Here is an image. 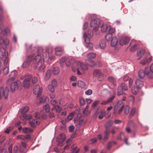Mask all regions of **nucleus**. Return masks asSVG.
I'll use <instances>...</instances> for the list:
<instances>
[{
    "label": "nucleus",
    "instance_id": "nucleus-51",
    "mask_svg": "<svg viewBox=\"0 0 153 153\" xmlns=\"http://www.w3.org/2000/svg\"><path fill=\"white\" fill-rule=\"evenodd\" d=\"M129 107L127 105H126L124 108V113L125 114H127L129 112Z\"/></svg>",
    "mask_w": 153,
    "mask_h": 153
},
{
    "label": "nucleus",
    "instance_id": "nucleus-4",
    "mask_svg": "<svg viewBox=\"0 0 153 153\" xmlns=\"http://www.w3.org/2000/svg\"><path fill=\"white\" fill-rule=\"evenodd\" d=\"M101 24H102V21L99 18H95L92 19L90 23V26L93 28L94 30L96 31Z\"/></svg>",
    "mask_w": 153,
    "mask_h": 153
},
{
    "label": "nucleus",
    "instance_id": "nucleus-57",
    "mask_svg": "<svg viewBox=\"0 0 153 153\" xmlns=\"http://www.w3.org/2000/svg\"><path fill=\"white\" fill-rule=\"evenodd\" d=\"M115 97V96L114 95H112L110 96L108 98L107 100L109 102H112L113 100L114 99Z\"/></svg>",
    "mask_w": 153,
    "mask_h": 153
},
{
    "label": "nucleus",
    "instance_id": "nucleus-40",
    "mask_svg": "<svg viewBox=\"0 0 153 153\" xmlns=\"http://www.w3.org/2000/svg\"><path fill=\"white\" fill-rule=\"evenodd\" d=\"M9 67L7 66L3 69V73L4 75H7L9 72Z\"/></svg>",
    "mask_w": 153,
    "mask_h": 153
},
{
    "label": "nucleus",
    "instance_id": "nucleus-12",
    "mask_svg": "<svg viewBox=\"0 0 153 153\" xmlns=\"http://www.w3.org/2000/svg\"><path fill=\"white\" fill-rule=\"evenodd\" d=\"M148 56H149V57L148 59L146 58L143 59L140 61V63L143 65H145L150 62L152 59V57L151 56H150V53H148Z\"/></svg>",
    "mask_w": 153,
    "mask_h": 153
},
{
    "label": "nucleus",
    "instance_id": "nucleus-10",
    "mask_svg": "<svg viewBox=\"0 0 153 153\" xmlns=\"http://www.w3.org/2000/svg\"><path fill=\"white\" fill-rule=\"evenodd\" d=\"M35 56H29L27 58L26 61H25L22 65V67L23 68H25L28 66L31 62L34 59Z\"/></svg>",
    "mask_w": 153,
    "mask_h": 153
},
{
    "label": "nucleus",
    "instance_id": "nucleus-8",
    "mask_svg": "<svg viewBox=\"0 0 153 153\" xmlns=\"http://www.w3.org/2000/svg\"><path fill=\"white\" fill-rule=\"evenodd\" d=\"M130 45L131 48L130 50L131 52L134 51L139 48L138 42L134 39H133L131 41Z\"/></svg>",
    "mask_w": 153,
    "mask_h": 153
},
{
    "label": "nucleus",
    "instance_id": "nucleus-45",
    "mask_svg": "<svg viewBox=\"0 0 153 153\" xmlns=\"http://www.w3.org/2000/svg\"><path fill=\"white\" fill-rule=\"evenodd\" d=\"M112 35L110 33H108L105 36V39L107 41L110 40L112 38Z\"/></svg>",
    "mask_w": 153,
    "mask_h": 153
},
{
    "label": "nucleus",
    "instance_id": "nucleus-37",
    "mask_svg": "<svg viewBox=\"0 0 153 153\" xmlns=\"http://www.w3.org/2000/svg\"><path fill=\"white\" fill-rule=\"evenodd\" d=\"M65 59L66 58L65 57H62L60 59L59 63L61 66L63 67L64 65V63H65Z\"/></svg>",
    "mask_w": 153,
    "mask_h": 153
},
{
    "label": "nucleus",
    "instance_id": "nucleus-30",
    "mask_svg": "<svg viewBox=\"0 0 153 153\" xmlns=\"http://www.w3.org/2000/svg\"><path fill=\"white\" fill-rule=\"evenodd\" d=\"M96 54L93 52L89 53L87 55V58L90 59H94L96 57Z\"/></svg>",
    "mask_w": 153,
    "mask_h": 153
},
{
    "label": "nucleus",
    "instance_id": "nucleus-1",
    "mask_svg": "<svg viewBox=\"0 0 153 153\" xmlns=\"http://www.w3.org/2000/svg\"><path fill=\"white\" fill-rule=\"evenodd\" d=\"M39 51H42V48H40L38 51V55L35 56L33 60V63L35 65V68H38V71L39 72H42L44 71V69L45 67V66L44 64V61H47L45 59H43L41 56V55L39 54Z\"/></svg>",
    "mask_w": 153,
    "mask_h": 153
},
{
    "label": "nucleus",
    "instance_id": "nucleus-59",
    "mask_svg": "<svg viewBox=\"0 0 153 153\" xmlns=\"http://www.w3.org/2000/svg\"><path fill=\"white\" fill-rule=\"evenodd\" d=\"M120 85L122 87L123 90H127V87L125 83H122Z\"/></svg>",
    "mask_w": 153,
    "mask_h": 153
},
{
    "label": "nucleus",
    "instance_id": "nucleus-21",
    "mask_svg": "<svg viewBox=\"0 0 153 153\" xmlns=\"http://www.w3.org/2000/svg\"><path fill=\"white\" fill-rule=\"evenodd\" d=\"M3 48L4 49L3 51L0 50V58L1 59L5 58L8 56L7 53L6 52L3 47Z\"/></svg>",
    "mask_w": 153,
    "mask_h": 153
},
{
    "label": "nucleus",
    "instance_id": "nucleus-3",
    "mask_svg": "<svg viewBox=\"0 0 153 153\" xmlns=\"http://www.w3.org/2000/svg\"><path fill=\"white\" fill-rule=\"evenodd\" d=\"M12 79H8L7 81V83L10 86L12 91L14 92L19 87L22 86L21 82L19 80L14 81Z\"/></svg>",
    "mask_w": 153,
    "mask_h": 153
},
{
    "label": "nucleus",
    "instance_id": "nucleus-46",
    "mask_svg": "<svg viewBox=\"0 0 153 153\" xmlns=\"http://www.w3.org/2000/svg\"><path fill=\"white\" fill-rule=\"evenodd\" d=\"M43 108L45 110L46 112H49L50 109L49 105L48 104H46V105L44 106Z\"/></svg>",
    "mask_w": 153,
    "mask_h": 153
},
{
    "label": "nucleus",
    "instance_id": "nucleus-24",
    "mask_svg": "<svg viewBox=\"0 0 153 153\" xmlns=\"http://www.w3.org/2000/svg\"><path fill=\"white\" fill-rule=\"evenodd\" d=\"M51 71L50 70H48L46 72L45 78V80H48L51 77Z\"/></svg>",
    "mask_w": 153,
    "mask_h": 153
},
{
    "label": "nucleus",
    "instance_id": "nucleus-7",
    "mask_svg": "<svg viewBox=\"0 0 153 153\" xmlns=\"http://www.w3.org/2000/svg\"><path fill=\"white\" fill-rule=\"evenodd\" d=\"M9 93V90L7 87L4 88L1 87L0 88V99L2 97H4L5 99L7 98Z\"/></svg>",
    "mask_w": 153,
    "mask_h": 153
},
{
    "label": "nucleus",
    "instance_id": "nucleus-16",
    "mask_svg": "<svg viewBox=\"0 0 153 153\" xmlns=\"http://www.w3.org/2000/svg\"><path fill=\"white\" fill-rule=\"evenodd\" d=\"M9 43V40L8 39H4L1 36H0V48H2L4 44L5 45H7Z\"/></svg>",
    "mask_w": 153,
    "mask_h": 153
},
{
    "label": "nucleus",
    "instance_id": "nucleus-25",
    "mask_svg": "<svg viewBox=\"0 0 153 153\" xmlns=\"http://www.w3.org/2000/svg\"><path fill=\"white\" fill-rule=\"evenodd\" d=\"M99 27L101 28V30L102 32H104L106 31L107 28V26L105 24H104L102 21V24L100 25Z\"/></svg>",
    "mask_w": 153,
    "mask_h": 153
},
{
    "label": "nucleus",
    "instance_id": "nucleus-36",
    "mask_svg": "<svg viewBox=\"0 0 153 153\" xmlns=\"http://www.w3.org/2000/svg\"><path fill=\"white\" fill-rule=\"evenodd\" d=\"M76 114L75 112H73L70 113L69 115L68 116L67 120L68 121L71 120L73 117V116Z\"/></svg>",
    "mask_w": 153,
    "mask_h": 153
},
{
    "label": "nucleus",
    "instance_id": "nucleus-20",
    "mask_svg": "<svg viewBox=\"0 0 153 153\" xmlns=\"http://www.w3.org/2000/svg\"><path fill=\"white\" fill-rule=\"evenodd\" d=\"M77 64L80 67L82 71L86 70L88 69V66L87 65L83 64L80 62H78Z\"/></svg>",
    "mask_w": 153,
    "mask_h": 153
},
{
    "label": "nucleus",
    "instance_id": "nucleus-11",
    "mask_svg": "<svg viewBox=\"0 0 153 153\" xmlns=\"http://www.w3.org/2000/svg\"><path fill=\"white\" fill-rule=\"evenodd\" d=\"M111 44V46L114 47L116 49H118L119 48L118 40L116 37L114 36L112 38Z\"/></svg>",
    "mask_w": 153,
    "mask_h": 153
},
{
    "label": "nucleus",
    "instance_id": "nucleus-61",
    "mask_svg": "<svg viewBox=\"0 0 153 153\" xmlns=\"http://www.w3.org/2000/svg\"><path fill=\"white\" fill-rule=\"evenodd\" d=\"M87 45H86V47L89 49L91 50L93 48V44L91 43H88Z\"/></svg>",
    "mask_w": 153,
    "mask_h": 153
},
{
    "label": "nucleus",
    "instance_id": "nucleus-22",
    "mask_svg": "<svg viewBox=\"0 0 153 153\" xmlns=\"http://www.w3.org/2000/svg\"><path fill=\"white\" fill-rule=\"evenodd\" d=\"M79 110H76L75 112H76V114H77V117L76 119L74 120L75 123H77L78 120L80 119L82 117V115L81 113L79 112Z\"/></svg>",
    "mask_w": 153,
    "mask_h": 153
},
{
    "label": "nucleus",
    "instance_id": "nucleus-23",
    "mask_svg": "<svg viewBox=\"0 0 153 153\" xmlns=\"http://www.w3.org/2000/svg\"><path fill=\"white\" fill-rule=\"evenodd\" d=\"M145 52V50L143 49L139 51H138L137 53V56L139 57V59H140V58L142 57L144 54Z\"/></svg>",
    "mask_w": 153,
    "mask_h": 153
},
{
    "label": "nucleus",
    "instance_id": "nucleus-2",
    "mask_svg": "<svg viewBox=\"0 0 153 153\" xmlns=\"http://www.w3.org/2000/svg\"><path fill=\"white\" fill-rule=\"evenodd\" d=\"M145 75H147L149 78H153V63L150 66V68L146 67L144 71L140 70L138 72V76L140 79L143 78Z\"/></svg>",
    "mask_w": 153,
    "mask_h": 153
},
{
    "label": "nucleus",
    "instance_id": "nucleus-53",
    "mask_svg": "<svg viewBox=\"0 0 153 153\" xmlns=\"http://www.w3.org/2000/svg\"><path fill=\"white\" fill-rule=\"evenodd\" d=\"M86 33V35L87 36H88V37H91L93 35V33L92 30H89L88 32V33Z\"/></svg>",
    "mask_w": 153,
    "mask_h": 153
},
{
    "label": "nucleus",
    "instance_id": "nucleus-5",
    "mask_svg": "<svg viewBox=\"0 0 153 153\" xmlns=\"http://www.w3.org/2000/svg\"><path fill=\"white\" fill-rule=\"evenodd\" d=\"M40 48H39L38 50V51ZM42 48V51H39V55H41H41L42 53L43 59H46V60H47V59H48L49 56V54L50 53H51L53 52V49L51 47L47 48L46 49V52L43 53V49Z\"/></svg>",
    "mask_w": 153,
    "mask_h": 153
},
{
    "label": "nucleus",
    "instance_id": "nucleus-55",
    "mask_svg": "<svg viewBox=\"0 0 153 153\" xmlns=\"http://www.w3.org/2000/svg\"><path fill=\"white\" fill-rule=\"evenodd\" d=\"M48 90L51 92H53L54 91V87L52 85H49L48 86Z\"/></svg>",
    "mask_w": 153,
    "mask_h": 153
},
{
    "label": "nucleus",
    "instance_id": "nucleus-48",
    "mask_svg": "<svg viewBox=\"0 0 153 153\" xmlns=\"http://www.w3.org/2000/svg\"><path fill=\"white\" fill-rule=\"evenodd\" d=\"M96 78H97V80L99 81H101L104 78L103 74L102 73Z\"/></svg>",
    "mask_w": 153,
    "mask_h": 153
},
{
    "label": "nucleus",
    "instance_id": "nucleus-56",
    "mask_svg": "<svg viewBox=\"0 0 153 153\" xmlns=\"http://www.w3.org/2000/svg\"><path fill=\"white\" fill-rule=\"evenodd\" d=\"M79 102L81 105H83L85 104V100L82 97L79 98Z\"/></svg>",
    "mask_w": 153,
    "mask_h": 153
},
{
    "label": "nucleus",
    "instance_id": "nucleus-44",
    "mask_svg": "<svg viewBox=\"0 0 153 153\" xmlns=\"http://www.w3.org/2000/svg\"><path fill=\"white\" fill-rule=\"evenodd\" d=\"M25 46L26 47L27 50L28 52H30L33 50V49L31 48V45H28L27 44H26Z\"/></svg>",
    "mask_w": 153,
    "mask_h": 153
},
{
    "label": "nucleus",
    "instance_id": "nucleus-19",
    "mask_svg": "<svg viewBox=\"0 0 153 153\" xmlns=\"http://www.w3.org/2000/svg\"><path fill=\"white\" fill-rule=\"evenodd\" d=\"M135 84L138 88H140L143 85V82L139 79H137L135 81Z\"/></svg>",
    "mask_w": 153,
    "mask_h": 153
},
{
    "label": "nucleus",
    "instance_id": "nucleus-6",
    "mask_svg": "<svg viewBox=\"0 0 153 153\" xmlns=\"http://www.w3.org/2000/svg\"><path fill=\"white\" fill-rule=\"evenodd\" d=\"M32 76L30 74L25 75L23 78V85L24 88H27L30 85V81Z\"/></svg>",
    "mask_w": 153,
    "mask_h": 153
},
{
    "label": "nucleus",
    "instance_id": "nucleus-33",
    "mask_svg": "<svg viewBox=\"0 0 153 153\" xmlns=\"http://www.w3.org/2000/svg\"><path fill=\"white\" fill-rule=\"evenodd\" d=\"M77 84L79 87L82 88H83L85 86V82L81 80H79L78 81Z\"/></svg>",
    "mask_w": 153,
    "mask_h": 153
},
{
    "label": "nucleus",
    "instance_id": "nucleus-35",
    "mask_svg": "<svg viewBox=\"0 0 153 153\" xmlns=\"http://www.w3.org/2000/svg\"><path fill=\"white\" fill-rule=\"evenodd\" d=\"M83 37L86 43L88 44V43H90V37L87 36L85 33L84 34Z\"/></svg>",
    "mask_w": 153,
    "mask_h": 153
},
{
    "label": "nucleus",
    "instance_id": "nucleus-34",
    "mask_svg": "<svg viewBox=\"0 0 153 153\" xmlns=\"http://www.w3.org/2000/svg\"><path fill=\"white\" fill-rule=\"evenodd\" d=\"M123 92V89L122 87L120 86H119L118 87L117 89V95L118 96H120L122 94Z\"/></svg>",
    "mask_w": 153,
    "mask_h": 153
},
{
    "label": "nucleus",
    "instance_id": "nucleus-15",
    "mask_svg": "<svg viewBox=\"0 0 153 153\" xmlns=\"http://www.w3.org/2000/svg\"><path fill=\"white\" fill-rule=\"evenodd\" d=\"M55 54L56 55L61 56L63 53V49L62 48L57 46L55 49Z\"/></svg>",
    "mask_w": 153,
    "mask_h": 153
},
{
    "label": "nucleus",
    "instance_id": "nucleus-39",
    "mask_svg": "<svg viewBox=\"0 0 153 153\" xmlns=\"http://www.w3.org/2000/svg\"><path fill=\"white\" fill-rule=\"evenodd\" d=\"M29 109V107L26 106L24 107L22 109H21L20 112L22 114L25 113L27 112Z\"/></svg>",
    "mask_w": 153,
    "mask_h": 153
},
{
    "label": "nucleus",
    "instance_id": "nucleus-32",
    "mask_svg": "<svg viewBox=\"0 0 153 153\" xmlns=\"http://www.w3.org/2000/svg\"><path fill=\"white\" fill-rule=\"evenodd\" d=\"M23 131L24 133H27L32 132L33 131L30 128L25 127L23 128Z\"/></svg>",
    "mask_w": 153,
    "mask_h": 153
},
{
    "label": "nucleus",
    "instance_id": "nucleus-60",
    "mask_svg": "<svg viewBox=\"0 0 153 153\" xmlns=\"http://www.w3.org/2000/svg\"><path fill=\"white\" fill-rule=\"evenodd\" d=\"M115 31V29L114 27H111L109 29L108 33L112 34L114 33Z\"/></svg>",
    "mask_w": 153,
    "mask_h": 153
},
{
    "label": "nucleus",
    "instance_id": "nucleus-9",
    "mask_svg": "<svg viewBox=\"0 0 153 153\" xmlns=\"http://www.w3.org/2000/svg\"><path fill=\"white\" fill-rule=\"evenodd\" d=\"M66 138L65 135L63 133L60 134L57 138L56 141L58 142L57 146H63V143Z\"/></svg>",
    "mask_w": 153,
    "mask_h": 153
},
{
    "label": "nucleus",
    "instance_id": "nucleus-42",
    "mask_svg": "<svg viewBox=\"0 0 153 153\" xmlns=\"http://www.w3.org/2000/svg\"><path fill=\"white\" fill-rule=\"evenodd\" d=\"M113 123L111 120L108 122L105 125V127L106 128H108L109 127L111 126Z\"/></svg>",
    "mask_w": 153,
    "mask_h": 153
},
{
    "label": "nucleus",
    "instance_id": "nucleus-64",
    "mask_svg": "<svg viewBox=\"0 0 153 153\" xmlns=\"http://www.w3.org/2000/svg\"><path fill=\"white\" fill-rule=\"evenodd\" d=\"M92 91L91 89H88L85 92V94L87 95H90L92 94Z\"/></svg>",
    "mask_w": 153,
    "mask_h": 153
},
{
    "label": "nucleus",
    "instance_id": "nucleus-62",
    "mask_svg": "<svg viewBox=\"0 0 153 153\" xmlns=\"http://www.w3.org/2000/svg\"><path fill=\"white\" fill-rule=\"evenodd\" d=\"M78 124L79 125H81L84 124L85 123V121H84V120H80L79 119L78 120Z\"/></svg>",
    "mask_w": 153,
    "mask_h": 153
},
{
    "label": "nucleus",
    "instance_id": "nucleus-26",
    "mask_svg": "<svg viewBox=\"0 0 153 153\" xmlns=\"http://www.w3.org/2000/svg\"><path fill=\"white\" fill-rule=\"evenodd\" d=\"M122 106H123L122 105V101L121 100H120L117 102V103L115 105L114 109L115 111H116L117 109L120 108H121Z\"/></svg>",
    "mask_w": 153,
    "mask_h": 153
},
{
    "label": "nucleus",
    "instance_id": "nucleus-43",
    "mask_svg": "<svg viewBox=\"0 0 153 153\" xmlns=\"http://www.w3.org/2000/svg\"><path fill=\"white\" fill-rule=\"evenodd\" d=\"M108 80L110 82H112L114 85H116V83L115 82V80L113 77H109L108 78Z\"/></svg>",
    "mask_w": 153,
    "mask_h": 153
},
{
    "label": "nucleus",
    "instance_id": "nucleus-63",
    "mask_svg": "<svg viewBox=\"0 0 153 153\" xmlns=\"http://www.w3.org/2000/svg\"><path fill=\"white\" fill-rule=\"evenodd\" d=\"M56 111L57 113H59L62 110V109L58 105L56 106Z\"/></svg>",
    "mask_w": 153,
    "mask_h": 153
},
{
    "label": "nucleus",
    "instance_id": "nucleus-29",
    "mask_svg": "<svg viewBox=\"0 0 153 153\" xmlns=\"http://www.w3.org/2000/svg\"><path fill=\"white\" fill-rule=\"evenodd\" d=\"M30 126L33 127H35L36 125L39 124V123L36 120H33L30 122Z\"/></svg>",
    "mask_w": 153,
    "mask_h": 153
},
{
    "label": "nucleus",
    "instance_id": "nucleus-58",
    "mask_svg": "<svg viewBox=\"0 0 153 153\" xmlns=\"http://www.w3.org/2000/svg\"><path fill=\"white\" fill-rule=\"evenodd\" d=\"M97 140V139L96 138H93L90 140L88 142V143L89 144H94L96 142Z\"/></svg>",
    "mask_w": 153,
    "mask_h": 153
},
{
    "label": "nucleus",
    "instance_id": "nucleus-41",
    "mask_svg": "<svg viewBox=\"0 0 153 153\" xmlns=\"http://www.w3.org/2000/svg\"><path fill=\"white\" fill-rule=\"evenodd\" d=\"M59 72V68L58 67L54 68L53 70V72L54 74H57Z\"/></svg>",
    "mask_w": 153,
    "mask_h": 153
},
{
    "label": "nucleus",
    "instance_id": "nucleus-50",
    "mask_svg": "<svg viewBox=\"0 0 153 153\" xmlns=\"http://www.w3.org/2000/svg\"><path fill=\"white\" fill-rule=\"evenodd\" d=\"M65 64L67 66L69 67L71 65V62L70 59L69 58H66Z\"/></svg>",
    "mask_w": 153,
    "mask_h": 153
},
{
    "label": "nucleus",
    "instance_id": "nucleus-17",
    "mask_svg": "<svg viewBox=\"0 0 153 153\" xmlns=\"http://www.w3.org/2000/svg\"><path fill=\"white\" fill-rule=\"evenodd\" d=\"M10 31V30L7 27H4V30L0 27V34L2 33L4 36H7V34Z\"/></svg>",
    "mask_w": 153,
    "mask_h": 153
},
{
    "label": "nucleus",
    "instance_id": "nucleus-52",
    "mask_svg": "<svg viewBox=\"0 0 153 153\" xmlns=\"http://www.w3.org/2000/svg\"><path fill=\"white\" fill-rule=\"evenodd\" d=\"M137 87H134L131 88V91L133 94H136L138 92V90Z\"/></svg>",
    "mask_w": 153,
    "mask_h": 153
},
{
    "label": "nucleus",
    "instance_id": "nucleus-54",
    "mask_svg": "<svg viewBox=\"0 0 153 153\" xmlns=\"http://www.w3.org/2000/svg\"><path fill=\"white\" fill-rule=\"evenodd\" d=\"M90 113V111L88 109H84L83 111V113L84 115H88Z\"/></svg>",
    "mask_w": 153,
    "mask_h": 153
},
{
    "label": "nucleus",
    "instance_id": "nucleus-27",
    "mask_svg": "<svg viewBox=\"0 0 153 153\" xmlns=\"http://www.w3.org/2000/svg\"><path fill=\"white\" fill-rule=\"evenodd\" d=\"M86 63L89 66L91 67L94 66L96 64L93 60L90 59H88L86 61Z\"/></svg>",
    "mask_w": 153,
    "mask_h": 153
},
{
    "label": "nucleus",
    "instance_id": "nucleus-31",
    "mask_svg": "<svg viewBox=\"0 0 153 153\" xmlns=\"http://www.w3.org/2000/svg\"><path fill=\"white\" fill-rule=\"evenodd\" d=\"M99 44L101 49H103L106 47L105 42L104 40H101Z\"/></svg>",
    "mask_w": 153,
    "mask_h": 153
},
{
    "label": "nucleus",
    "instance_id": "nucleus-49",
    "mask_svg": "<svg viewBox=\"0 0 153 153\" xmlns=\"http://www.w3.org/2000/svg\"><path fill=\"white\" fill-rule=\"evenodd\" d=\"M106 112L105 111H102L101 112L98 118L99 119H102L104 116H105Z\"/></svg>",
    "mask_w": 153,
    "mask_h": 153
},
{
    "label": "nucleus",
    "instance_id": "nucleus-13",
    "mask_svg": "<svg viewBox=\"0 0 153 153\" xmlns=\"http://www.w3.org/2000/svg\"><path fill=\"white\" fill-rule=\"evenodd\" d=\"M42 93V88H40L39 85H37L33 90V93L34 94L37 95V96H39Z\"/></svg>",
    "mask_w": 153,
    "mask_h": 153
},
{
    "label": "nucleus",
    "instance_id": "nucleus-28",
    "mask_svg": "<svg viewBox=\"0 0 153 153\" xmlns=\"http://www.w3.org/2000/svg\"><path fill=\"white\" fill-rule=\"evenodd\" d=\"M102 73V72L101 70L98 69H96L94 71L93 75L94 77L97 78Z\"/></svg>",
    "mask_w": 153,
    "mask_h": 153
},
{
    "label": "nucleus",
    "instance_id": "nucleus-14",
    "mask_svg": "<svg viewBox=\"0 0 153 153\" xmlns=\"http://www.w3.org/2000/svg\"><path fill=\"white\" fill-rule=\"evenodd\" d=\"M130 39L128 37H123L120 40L119 45L122 46L127 44L129 42Z\"/></svg>",
    "mask_w": 153,
    "mask_h": 153
},
{
    "label": "nucleus",
    "instance_id": "nucleus-47",
    "mask_svg": "<svg viewBox=\"0 0 153 153\" xmlns=\"http://www.w3.org/2000/svg\"><path fill=\"white\" fill-rule=\"evenodd\" d=\"M79 150L77 147H74L72 148L71 153H78Z\"/></svg>",
    "mask_w": 153,
    "mask_h": 153
},
{
    "label": "nucleus",
    "instance_id": "nucleus-38",
    "mask_svg": "<svg viewBox=\"0 0 153 153\" xmlns=\"http://www.w3.org/2000/svg\"><path fill=\"white\" fill-rule=\"evenodd\" d=\"M136 109L134 108H133L131 111L129 115V118H131L134 115L135 113Z\"/></svg>",
    "mask_w": 153,
    "mask_h": 153
},
{
    "label": "nucleus",
    "instance_id": "nucleus-18",
    "mask_svg": "<svg viewBox=\"0 0 153 153\" xmlns=\"http://www.w3.org/2000/svg\"><path fill=\"white\" fill-rule=\"evenodd\" d=\"M18 74V72L16 70H14L11 72L10 74L9 75V78L12 79L13 80L15 79V77Z\"/></svg>",
    "mask_w": 153,
    "mask_h": 153
}]
</instances>
